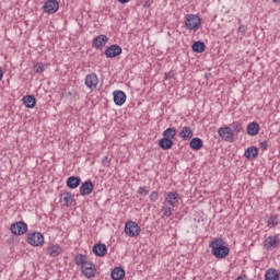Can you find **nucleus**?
<instances>
[{"label": "nucleus", "instance_id": "obj_1", "mask_svg": "<svg viewBox=\"0 0 280 280\" xmlns=\"http://www.w3.org/2000/svg\"><path fill=\"white\" fill-rule=\"evenodd\" d=\"M74 264L81 266V275L86 279H93L97 273V268L93 261L86 259V255L78 254L74 256Z\"/></svg>", "mask_w": 280, "mask_h": 280}, {"label": "nucleus", "instance_id": "obj_2", "mask_svg": "<svg viewBox=\"0 0 280 280\" xmlns=\"http://www.w3.org/2000/svg\"><path fill=\"white\" fill-rule=\"evenodd\" d=\"M209 246L211 247V254L217 259H226V257H229V253H231V248L226 246L224 238H214L209 243Z\"/></svg>", "mask_w": 280, "mask_h": 280}, {"label": "nucleus", "instance_id": "obj_3", "mask_svg": "<svg viewBox=\"0 0 280 280\" xmlns=\"http://www.w3.org/2000/svg\"><path fill=\"white\" fill-rule=\"evenodd\" d=\"M200 25H202V20L200 16L196 14L186 15L185 26L187 30L196 31L200 28Z\"/></svg>", "mask_w": 280, "mask_h": 280}, {"label": "nucleus", "instance_id": "obj_4", "mask_svg": "<svg viewBox=\"0 0 280 280\" xmlns=\"http://www.w3.org/2000/svg\"><path fill=\"white\" fill-rule=\"evenodd\" d=\"M218 135L223 141H226L228 143H233V141H235L236 135L233 131V129L229 126L219 128Z\"/></svg>", "mask_w": 280, "mask_h": 280}, {"label": "nucleus", "instance_id": "obj_5", "mask_svg": "<svg viewBox=\"0 0 280 280\" xmlns=\"http://www.w3.org/2000/svg\"><path fill=\"white\" fill-rule=\"evenodd\" d=\"M141 233V228L135 221H128L125 224V235L127 237H137Z\"/></svg>", "mask_w": 280, "mask_h": 280}, {"label": "nucleus", "instance_id": "obj_6", "mask_svg": "<svg viewBox=\"0 0 280 280\" xmlns=\"http://www.w3.org/2000/svg\"><path fill=\"white\" fill-rule=\"evenodd\" d=\"M27 242L31 246H43L45 244V236L40 232H30L27 234Z\"/></svg>", "mask_w": 280, "mask_h": 280}, {"label": "nucleus", "instance_id": "obj_7", "mask_svg": "<svg viewBox=\"0 0 280 280\" xmlns=\"http://www.w3.org/2000/svg\"><path fill=\"white\" fill-rule=\"evenodd\" d=\"M10 231L13 235H25L27 233V223L25 221H19L11 224Z\"/></svg>", "mask_w": 280, "mask_h": 280}, {"label": "nucleus", "instance_id": "obj_8", "mask_svg": "<svg viewBox=\"0 0 280 280\" xmlns=\"http://www.w3.org/2000/svg\"><path fill=\"white\" fill-rule=\"evenodd\" d=\"M43 10L46 14H56L60 10V3L58 0H47L44 3Z\"/></svg>", "mask_w": 280, "mask_h": 280}, {"label": "nucleus", "instance_id": "obj_9", "mask_svg": "<svg viewBox=\"0 0 280 280\" xmlns=\"http://www.w3.org/2000/svg\"><path fill=\"white\" fill-rule=\"evenodd\" d=\"M97 84H100V79L95 72L86 74L85 86H88L90 91H95V89H97Z\"/></svg>", "mask_w": 280, "mask_h": 280}, {"label": "nucleus", "instance_id": "obj_10", "mask_svg": "<svg viewBox=\"0 0 280 280\" xmlns=\"http://www.w3.org/2000/svg\"><path fill=\"white\" fill-rule=\"evenodd\" d=\"M122 49L121 46L114 44L107 47L104 51L106 58H117V56H121Z\"/></svg>", "mask_w": 280, "mask_h": 280}, {"label": "nucleus", "instance_id": "obj_11", "mask_svg": "<svg viewBox=\"0 0 280 280\" xmlns=\"http://www.w3.org/2000/svg\"><path fill=\"white\" fill-rule=\"evenodd\" d=\"M279 246V236H268L264 241V248L265 250H272Z\"/></svg>", "mask_w": 280, "mask_h": 280}, {"label": "nucleus", "instance_id": "obj_12", "mask_svg": "<svg viewBox=\"0 0 280 280\" xmlns=\"http://www.w3.org/2000/svg\"><path fill=\"white\" fill-rule=\"evenodd\" d=\"M180 196L178 195V192H168L165 196L164 202L165 205H168V207H177L178 206V200H179Z\"/></svg>", "mask_w": 280, "mask_h": 280}, {"label": "nucleus", "instance_id": "obj_13", "mask_svg": "<svg viewBox=\"0 0 280 280\" xmlns=\"http://www.w3.org/2000/svg\"><path fill=\"white\" fill-rule=\"evenodd\" d=\"M60 202H65V207H72L75 202V195H72L71 191H65L60 195Z\"/></svg>", "mask_w": 280, "mask_h": 280}, {"label": "nucleus", "instance_id": "obj_14", "mask_svg": "<svg viewBox=\"0 0 280 280\" xmlns=\"http://www.w3.org/2000/svg\"><path fill=\"white\" fill-rule=\"evenodd\" d=\"M114 96V103L116 104V106H124V104H126V93L124 91H119L116 90L113 93Z\"/></svg>", "mask_w": 280, "mask_h": 280}, {"label": "nucleus", "instance_id": "obj_15", "mask_svg": "<svg viewBox=\"0 0 280 280\" xmlns=\"http://www.w3.org/2000/svg\"><path fill=\"white\" fill-rule=\"evenodd\" d=\"M244 156L247 161H253L259 156V149L257 147H248L244 152Z\"/></svg>", "mask_w": 280, "mask_h": 280}, {"label": "nucleus", "instance_id": "obj_16", "mask_svg": "<svg viewBox=\"0 0 280 280\" xmlns=\"http://www.w3.org/2000/svg\"><path fill=\"white\" fill-rule=\"evenodd\" d=\"M179 137L183 141H189L194 137V130L189 126H184L179 131Z\"/></svg>", "mask_w": 280, "mask_h": 280}, {"label": "nucleus", "instance_id": "obj_17", "mask_svg": "<svg viewBox=\"0 0 280 280\" xmlns=\"http://www.w3.org/2000/svg\"><path fill=\"white\" fill-rule=\"evenodd\" d=\"M93 182L85 180L80 187L81 196H91V194H93Z\"/></svg>", "mask_w": 280, "mask_h": 280}, {"label": "nucleus", "instance_id": "obj_18", "mask_svg": "<svg viewBox=\"0 0 280 280\" xmlns=\"http://www.w3.org/2000/svg\"><path fill=\"white\" fill-rule=\"evenodd\" d=\"M106 43H108V36L98 35L93 39V47L95 49H102V47L106 46Z\"/></svg>", "mask_w": 280, "mask_h": 280}, {"label": "nucleus", "instance_id": "obj_19", "mask_svg": "<svg viewBox=\"0 0 280 280\" xmlns=\"http://www.w3.org/2000/svg\"><path fill=\"white\" fill-rule=\"evenodd\" d=\"M259 130H261V127L257 121H252L247 125V135H249V137H257Z\"/></svg>", "mask_w": 280, "mask_h": 280}, {"label": "nucleus", "instance_id": "obj_20", "mask_svg": "<svg viewBox=\"0 0 280 280\" xmlns=\"http://www.w3.org/2000/svg\"><path fill=\"white\" fill-rule=\"evenodd\" d=\"M93 253L96 257H104V255L108 253V248L106 247V244L97 243L93 246Z\"/></svg>", "mask_w": 280, "mask_h": 280}, {"label": "nucleus", "instance_id": "obj_21", "mask_svg": "<svg viewBox=\"0 0 280 280\" xmlns=\"http://www.w3.org/2000/svg\"><path fill=\"white\" fill-rule=\"evenodd\" d=\"M82 183V179L78 176H70L68 177L66 185L69 187V189H78L80 187V184Z\"/></svg>", "mask_w": 280, "mask_h": 280}, {"label": "nucleus", "instance_id": "obj_22", "mask_svg": "<svg viewBox=\"0 0 280 280\" xmlns=\"http://www.w3.org/2000/svg\"><path fill=\"white\" fill-rule=\"evenodd\" d=\"M110 277L113 280H121L124 277H126V270L121 267H115L112 270Z\"/></svg>", "mask_w": 280, "mask_h": 280}, {"label": "nucleus", "instance_id": "obj_23", "mask_svg": "<svg viewBox=\"0 0 280 280\" xmlns=\"http://www.w3.org/2000/svg\"><path fill=\"white\" fill-rule=\"evenodd\" d=\"M159 147H160L162 150H172V148L174 147V141L171 140L170 138L163 137V138L160 139V141H159Z\"/></svg>", "mask_w": 280, "mask_h": 280}, {"label": "nucleus", "instance_id": "obj_24", "mask_svg": "<svg viewBox=\"0 0 280 280\" xmlns=\"http://www.w3.org/2000/svg\"><path fill=\"white\" fill-rule=\"evenodd\" d=\"M22 102L26 108H34L36 106V97H34V95L24 96Z\"/></svg>", "mask_w": 280, "mask_h": 280}, {"label": "nucleus", "instance_id": "obj_25", "mask_svg": "<svg viewBox=\"0 0 280 280\" xmlns=\"http://www.w3.org/2000/svg\"><path fill=\"white\" fill-rule=\"evenodd\" d=\"M202 145H205V143L200 138H192L189 142V147L191 148V150H195L196 152H198V150H202Z\"/></svg>", "mask_w": 280, "mask_h": 280}, {"label": "nucleus", "instance_id": "obj_26", "mask_svg": "<svg viewBox=\"0 0 280 280\" xmlns=\"http://www.w3.org/2000/svg\"><path fill=\"white\" fill-rule=\"evenodd\" d=\"M191 49L195 54H202L205 49H207V46L205 45V42L198 40L192 44Z\"/></svg>", "mask_w": 280, "mask_h": 280}, {"label": "nucleus", "instance_id": "obj_27", "mask_svg": "<svg viewBox=\"0 0 280 280\" xmlns=\"http://www.w3.org/2000/svg\"><path fill=\"white\" fill-rule=\"evenodd\" d=\"M60 253H62V248L59 245H54L46 249V254L50 257H58Z\"/></svg>", "mask_w": 280, "mask_h": 280}, {"label": "nucleus", "instance_id": "obj_28", "mask_svg": "<svg viewBox=\"0 0 280 280\" xmlns=\"http://www.w3.org/2000/svg\"><path fill=\"white\" fill-rule=\"evenodd\" d=\"M280 276L277 269L269 268L265 273V280H279Z\"/></svg>", "mask_w": 280, "mask_h": 280}, {"label": "nucleus", "instance_id": "obj_29", "mask_svg": "<svg viewBox=\"0 0 280 280\" xmlns=\"http://www.w3.org/2000/svg\"><path fill=\"white\" fill-rule=\"evenodd\" d=\"M163 137L166 139H175L176 138V128L175 127H168L163 131Z\"/></svg>", "mask_w": 280, "mask_h": 280}, {"label": "nucleus", "instance_id": "obj_30", "mask_svg": "<svg viewBox=\"0 0 280 280\" xmlns=\"http://www.w3.org/2000/svg\"><path fill=\"white\" fill-rule=\"evenodd\" d=\"M230 128H232L234 135H240V132H244V125L240 121H233Z\"/></svg>", "mask_w": 280, "mask_h": 280}, {"label": "nucleus", "instance_id": "obj_31", "mask_svg": "<svg viewBox=\"0 0 280 280\" xmlns=\"http://www.w3.org/2000/svg\"><path fill=\"white\" fill-rule=\"evenodd\" d=\"M278 224H279V217L277 214H272L271 217H269L267 221V226H269V229H275V226H278Z\"/></svg>", "mask_w": 280, "mask_h": 280}, {"label": "nucleus", "instance_id": "obj_32", "mask_svg": "<svg viewBox=\"0 0 280 280\" xmlns=\"http://www.w3.org/2000/svg\"><path fill=\"white\" fill-rule=\"evenodd\" d=\"M161 211L165 218H172L174 215V207L172 206H163Z\"/></svg>", "mask_w": 280, "mask_h": 280}, {"label": "nucleus", "instance_id": "obj_33", "mask_svg": "<svg viewBox=\"0 0 280 280\" xmlns=\"http://www.w3.org/2000/svg\"><path fill=\"white\" fill-rule=\"evenodd\" d=\"M33 70L35 71V73H43V71H45V65H43V62H37L33 67Z\"/></svg>", "mask_w": 280, "mask_h": 280}, {"label": "nucleus", "instance_id": "obj_34", "mask_svg": "<svg viewBox=\"0 0 280 280\" xmlns=\"http://www.w3.org/2000/svg\"><path fill=\"white\" fill-rule=\"evenodd\" d=\"M138 194H139L140 196H148V194H150V190H148V188H145V186H141V187H139V189H138Z\"/></svg>", "mask_w": 280, "mask_h": 280}, {"label": "nucleus", "instance_id": "obj_35", "mask_svg": "<svg viewBox=\"0 0 280 280\" xmlns=\"http://www.w3.org/2000/svg\"><path fill=\"white\" fill-rule=\"evenodd\" d=\"M259 148H260V150L266 152V150H268V148H269L268 140H264V141L259 142Z\"/></svg>", "mask_w": 280, "mask_h": 280}, {"label": "nucleus", "instance_id": "obj_36", "mask_svg": "<svg viewBox=\"0 0 280 280\" xmlns=\"http://www.w3.org/2000/svg\"><path fill=\"white\" fill-rule=\"evenodd\" d=\"M149 198L151 202H156V200H159V191H152Z\"/></svg>", "mask_w": 280, "mask_h": 280}, {"label": "nucleus", "instance_id": "obj_37", "mask_svg": "<svg viewBox=\"0 0 280 280\" xmlns=\"http://www.w3.org/2000/svg\"><path fill=\"white\" fill-rule=\"evenodd\" d=\"M101 161L103 165H107V166L110 165V160H108V156H103Z\"/></svg>", "mask_w": 280, "mask_h": 280}, {"label": "nucleus", "instance_id": "obj_38", "mask_svg": "<svg viewBox=\"0 0 280 280\" xmlns=\"http://www.w3.org/2000/svg\"><path fill=\"white\" fill-rule=\"evenodd\" d=\"M172 78H174V72H167L165 73V80H172Z\"/></svg>", "mask_w": 280, "mask_h": 280}, {"label": "nucleus", "instance_id": "obj_39", "mask_svg": "<svg viewBox=\"0 0 280 280\" xmlns=\"http://www.w3.org/2000/svg\"><path fill=\"white\" fill-rule=\"evenodd\" d=\"M238 32H241L242 34H245V33H246V26L241 25V26L238 27Z\"/></svg>", "mask_w": 280, "mask_h": 280}, {"label": "nucleus", "instance_id": "obj_40", "mask_svg": "<svg viewBox=\"0 0 280 280\" xmlns=\"http://www.w3.org/2000/svg\"><path fill=\"white\" fill-rule=\"evenodd\" d=\"M118 1V3H128L130 0H117Z\"/></svg>", "mask_w": 280, "mask_h": 280}, {"label": "nucleus", "instance_id": "obj_41", "mask_svg": "<svg viewBox=\"0 0 280 280\" xmlns=\"http://www.w3.org/2000/svg\"><path fill=\"white\" fill-rule=\"evenodd\" d=\"M273 3H276L277 5H280V0H272Z\"/></svg>", "mask_w": 280, "mask_h": 280}, {"label": "nucleus", "instance_id": "obj_42", "mask_svg": "<svg viewBox=\"0 0 280 280\" xmlns=\"http://www.w3.org/2000/svg\"><path fill=\"white\" fill-rule=\"evenodd\" d=\"M236 280H244V278H242V276H238Z\"/></svg>", "mask_w": 280, "mask_h": 280}]
</instances>
